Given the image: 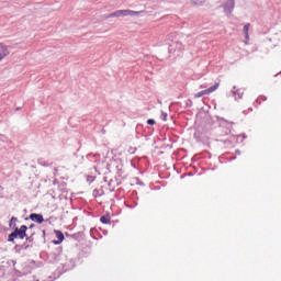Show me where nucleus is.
I'll return each instance as SVG.
<instances>
[{"mask_svg": "<svg viewBox=\"0 0 281 281\" xmlns=\"http://www.w3.org/2000/svg\"><path fill=\"white\" fill-rule=\"evenodd\" d=\"M13 229L14 232H12L8 236L9 243H14L15 238H20V240H23V238H27V226L22 225L20 228L15 226Z\"/></svg>", "mask_w": 281, "mask_h": 281, "instance_id": "f257e3e1", "label": "nucleus"}, {"mask_svg": "<svg viewBox=\"0 0 281 281\" xmlns=\"http://www.w3.org/2000/svg\"><path fill=\"white\" fill-rule=\"evenodd\" d=\"M139 12L133 10H117L108 15V19L120 18V16H137Z\"/></svg>", "mask_w": 281, "mask_h": 281, "instance_id": "f03ea898", "label": "nucleus"}, {"mask_svg": "<svg viewBox=\"0 0 281 281\" xmlns=\"http://www.w3.org/2000/svg\"><path fill=\"white\" fill-rule=\"evenodd\" d=\"M218 86H220L218 83H214L210 88L195 93L194 98H203V95H210V93H214V91H216V89H218Z\"/></svg>", "mask_w": 281, "mask_h": 281, "instance_id": "7ed1b4c3", "label": "nucleus"}, {"mask_svg": "<svg viewBox=\"0 0 281 281\" xmlns=\"http://www.w3.org/2000/svg\"><path fill=\"white\" fill-rule=\"evenodd\" d=\"M234 8H235V1L227 0L224 4V12H226L227 14H232V12H234Z\"/></svg>", "mask_w": 281, "mask_h": 281, "instance_id": "20e7f679", "label": "nucleus"}, {"mask_svg": "<svg viewBox=\"0 0 281 281\" xmlns=\"http://www.w3.org/2000/svg\"><path fill=\"white\" fill-rule=\"evenodd\" d=\"M30 218L33 221V223H38V225H41V223H43L45 221L43 215L38 214V213H32L30 215Z\"/></svg>", "mask_w": 281, "mask_h": 281, "instance_id": "39448f33", "label": "nucleus"}, {"mask_svg": "<svg viewBox=\"0 0 281 281\" xmlns=\"http://www.w3.org/2000/svg\"><path fill=\"white\" fill-rule=\"evenodd\" d=\"M55 236L57 240H53L54 245H60V243L65 240V234H63L60 231H55Z\"/></svg>", "mask_w": 281, "mask_h": 281, "instance_id": "423d86ee", "label": "nucleus"}, {"mask_svg": "<svg viewBox=\"0 0 281 281\" xmlns=\"http://www.w3.org/2000/svg\"><path fill=\"white\" fill-rule=\"evenodd\" d=\"M10 54V50H8V46L0 44V60H3L5 56Z\"/></svg>", "mask_w": 281, "mask_h": 281, "instance_id": "0eeeda50", "label": "nucleus"}, {"mask_svg": "<svg viewBox=\"0 0 281 281\" xmlns=\"http://www.w3.org/2000/svg\"><path fill=\"white\" fill-rule=\"evenodd\" d=\"M232 93L233 95H237L238 100H240L245 93V91H243V89H237L236 90V86L233 87V90H232ZM237 98H235V100H237Z\"/></svg>", "mask_w": 281, "mask_h": 281, "instance_id": "6e6552de", "label": "nucleus"}, {"mask_svg": "<svg viewBox=\"0 0 281 281\" xmlns=\"http://www.w3.org/2000/svg\"><path fill=\"white\" fill-rule=\"evenodd\" d=\"M100 221L103 223V225H109V223H111V216L103 215L100 217Z\"/></svg>", "mask_w": 281, "mask_h": 281, "instance_id": "1a4fd4ad", "label": "nucleus"}, {"mask_svg": "<svg viewBox=\"0 0 281 281\" xmlns=\"http://www.w3.org/2000/svg\"><path fill=\"white\" fill-rule=\"evenodd\" d=\"M16 221H19V218L12 216L9 223V227H11V229H14V227H16Z\"/></svg>", "mask_w": 281, "mask_h": 281, "instance_id": "9d476101", "label": "nucleus"}, {"mask_svg": "<svg viewBox=\"0 0 281 281\" xmlns=\"http://www.w3.org/2000/svg\"><path fill=\"white\" fill-rule=\"evenodd\" d=\"M37 164H38L40 166H44V167L49 166V162H48L47 160H45L44 158H38V159H37Z\"/></svg>", "mask_w": 281, "mask_h": 281, "instance_id": "9b49d317", "label": "nucleus"}, {"mask_svg": "<svg viewBox=\"0 0 281 281\" xmlns=\"http://www.w3.org/2000/svg\"><path fill=\"white\" fill-rule=\"evenodd\" d=\"M50 258L53 259L54 262H58V254L56 252H50Z\"/></svg>", "mask_w": 281, "mask_h": 281, "instance_id": "f8f14e48", "label": "nucleus"}, {"mask_svg": "<svg viewBox=\"0 0 281 281\" xmlns=\"http://www.w3.org/2000/svg\"><path fill=\"white\" fill-rule=\"evenodd\" d=\"M249 25L250 24H245L244 25V33L246 34V36H249Z\"/></svg>", "mask_w": 281, "mask_h": 281, "instance_id": "ddd939ff", "label": "nucleus"}, {"mask_svg": "<svg viewBox=\"0 0 281 281\" xmlns=\"http://www.w3.org/2000/svg\"><path fill=\"white\" fill-rule=\"evenodd\" d=\"M177 49H179V52H181L183 49V44L177 43L176 44V49H173V52H177Z\"/></svg>", "mask_w": 281, "mask_h": 281, "instance_id": "4468645a", "label": "nucleus"}, {"mask_svg": "<svg viewBox=\"0 0 281 281\" xmlns=\"http://www.w3.org/2000/svg\"><path fill=\"white\" fill-rule=\"evenodd\" d=\"M147 124H148L149 126H155V124H156L155 119H148V120H147Z\"/></svg>", "mask_w": 281, "mask_h": 281, "instance_id": "2eb2a0df", "label": "nucleus"}, {"mask_svg": "<svg viewBox=\"0 0 281 281\" xmlns=\"http://www.w3.org/2000/svg\"><path fill=\"white\" fill-rule=\"evenodd\" d=\"M18 247H20V249H27V247H30V245H27V244H23V245H21V246H19V245H16L15 246V249H18Z\"/></svg>", "mask_w": 281, "mask_h": 281, "instance_id": "dca6fc26", "label": "nucleus"}, {"mask_svg": "<svg viewBox=\"0 0 281 281\" xmlns=\"http://www.w3.org/2000/svg\"><path fill=\"white\" fill-rule=\"evenodd\" d=\"M161 119L164 120V122H166V120H168V113L162 112L161 113Z\"/></svg>", "mask_w": 281, "mask_h": 281, "instance_id": "f3484780", "label": "nucleus"}, {"mask_svg": "<svg viewBox=\"0 0 281 281\" xmlns=\"http://www.w3.org/2000/svg\"><path fill=\"white\" fill-rule=\"evenodd\" d=\"M34 240V238L32 237H26V243H32Z\"/></svg>", "mask_w": 281, "mask_h": 281, "instance_id": "a211bd4d", "label": "nucleus"}, {"mask_svg": "<svg viewBox=\"0 0 281 281\" xmlns=\"http://www.w3.org/2000/svg\"><path fill=\"white\" fill-rule=\"evenodd\" d=\"M218 122H227L224 117H217Z\"/></svg>", "mask_w": 281, "mask_h": 281, "instance_id": "6ab92c4d", "label": "nucleus"}, {"mask_svg": "<svg viewBox=\"0 0 281 281\" xmlns=\"http://www.w3.org/2000/svg\"><path fill=\"white\" fill-rule=\"evenodd\" d=\"M261 100H262L263 102H266V100H267V97H265V95H261Z\"/></svg>", "mask_w": 281, "mask_h": 281, "instance_id": "aec40b11", "label": "nucleus"}, {"mask_svg": "<svg viewBox=\"0 0 281 281\" xmlns=\"http://www.w3.org/2000/svg\"><path fill=\"white\" fill-rule=\"evenodd\" d=\"M235 154H236V155H240V149H236V150H235Z\"/></svg>", "mask_w": 281, "mask_h": 281, "instance_id": "412c9836", "label": "nucleus"}, {"mask_svg": "<svg viewBox=\"0 0 281 281\" xmlns=\"http://www.w3.org/2000/svg\"><path fill=\"white\" fill-rule=\"evenodd\" d=\"M172 49H175V48H172V45H170L169 52H172Z\"/></svg>", "mask_w": 281, "mask_h": 281, "instance_id": "4be33fe9", "label": "nucleus"}, {"mask_svg": "<svg viewBox=\"0 0 281 281\" xmlns=\"http://www.w3.org/2000/svg\"><path fill=\"white\" fill-rule=\"evenodd\" d=\"M200 89H205V86L201 85V86H200Z\"/></svg>", "mask_w": 281, "mask_h": 281, "instance_id": "5701e85b", "label": "nucleus"}, {"mask_svg": "<svg viewBox=\"0 0 281 281\" xmlns=\"http://www.w3.org/2000/svg\"><path fill=\"white\" fill-rule=\"evenodd\" d=\"M32 227H34V224H31L29 228L32 229Z\"/></svg>", "mask_w": 281, "mask_h": 281, "instance_id": "b1692460", "label": "nucleus"}, {"mask_svg": "<svg viewBox=\"0 0 281 281\" xmlns=\"http://www.w3.org/2000/svg\"><path fill=\"white\" fill-rule=\"evenodd\" d=\"M256 102H259V104H260V99H257Z\"/></svg>", "mask_w": 281, "mask_h": 281, "instance_id": "393cba45", "label": "nucleus"}]
</instances>
